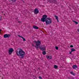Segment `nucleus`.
Listing matches in <instances>:
<instances>
[{
	"instance_id": "obj_27",
	"label": "nucleus",
	"mask_w": 79,
	"mask_h": 79,
	"mask_svg": "<svg viewBox=\"0 0 79 79\" xmlns=\"http://www.w3.org/2000/svg\"><path fill=\"white\" fill-rule=\"evenodd\" d=\"M18 22L19 23H20V21H19Z\"/></svg>"
},
{
	"instance_id": "obj_12",
	"label": "nucleus",
	"mask_w": 79,
	"mask_h": 79,
	"mask_svg": "<svg viewBox=\"0 0 79 79\" xmlns=\"http://www.w3.org/2000/svg\"><path fill=\"white\" fill-rule=\"evenodd\" d=\"M33 27L34 29H39V27L36 26H34Z\"/></svg>"
},
{
	"instance_id": "obj_18",
	"label": "nucleus",
	"mask_w": 79,
	"mask_h": 79,
	"mask_svg": "<svg viewBox=\"0 0 79 79\" xmlns=\"http://www.w3.org/2000/svg\"><path fill=\"white\" fill-rule=\"evenodd\" d=\"M11 1H12V3H14V2H15L16 0H10Z\"/></svg>"
},
{
	"instance_id": "obj_21",
	"label": "nucleus",
	"mask_w": 79,
	"mask_h": 79,
	"mask_svg": "<svg viewBox=\"0 0 79 79\" xmlns=\"http://www.w3.org/2000/svg\"><path fill=\"white\" fill-rule=\"evenodd\" d=\"M74 46H73V45H71L70 46V47H71V48H73Z\"/></svg>"
},
{
	"instance_id": "obj_11",
	"label": "nucleus",
	"mask_w": 79,
	"mask_h": 79,
	"mask_svg": "<svg viewBox=\"0 0 79 79\" xmlns=\"http://www.w3.org/2000/svg\"><path fill=\"white\" fill-rule=\"evenodd\" d=\"M72 68L74 69H76V68H77V65H73V66Z\"/></svg>"
},
{
	"instance_id": "obj_28",
	"label": "nucleus",
	"mask_w": 79,
	"mask_h": 79,
	"mask_svg": "<svg viewBox=\"0 0 79 79\" xmlns=\"http://www.w3.org/2000/svg\"><path fill=\"white\" fill-rule=\"evenodd\" d=\"M2 13H3V12H2Z\"/></svg>"
},
{
	"instance_id": "obj_14",
	"label": "nucleus",
	"mask_w": 79,
	"mask_h": 79,
	"mask_svg": "<svg viewBox=\"0 0 79 79\" xmlns=\"http://www.w3.org/2000/svg\"><path fill=\"white\" fill-rule=\"evenodd\" d=\"M70 73V74H71L72 75H73V76H75V75L76 74L75 73H73V72H71Z\"/></svg>"
},
{
	"instance_id": "obj_25",
	"label": "nucleus",
	"mask_w": 79,
	"mask_h": 79,
	"mask_svg": "<svg viewBox=\"0 0 79 79\" xmlns=\"http://www.w3.org/2000/svg\"><path fill=\"white\" fill-rule=\"evenodd\" d=\"M32 46H33V47L34 46V44H32Z\"/></svg>"
},
{
	"instance_id": "obj_24",
	"label": "nucleus",
	"mask_w": 79,
	"mask_h": 79,
	"mask_svg": "<svg viewBox=\"0 0 79 79\" xmlns=\"http://www.w3.org/2000/svg\"><path fill=\"white\" fill-rule=\"evenodd\" d=\"M72 52L71 51L69 52V54L71 55V54H72Z\"/></svg>"
},
{
	"instance_id": "obj_15",
	"label": "nucleus",
	"mask_w": 79,
	"mask_h": 79,
	"mask_svg": "<svg viewBox=\"0 0 79 79\" xmlns=\"http://www.w3.org/2000/svg\"><path fill=\"white\" fill-rule=\"evenodd\" d=\"M54 68L55 69H57V68H58V66H57L56 65H54Z\"/></svg>"
},
{
	"instance_id": "obj_7",
	"label": "nucleus",
	"mask_w": 79,
	"mask_h": 79,
	"mask_svg": "<svg viewBox=\"0 0 79 79\" xmlns=\"http://www.w3.org/2000/svg\"><path fill=\"white\" fill-rule=\"evenodd\" d=\"M48 1V2H50V3H51V0H47ZM52 2L56 4V0H53Z\"/></svg>"
},
{
	"instance_id": "obj_2",
	"label": "nucleus",
	"mask_w": 79,
	"mask_h": 79,
	"mask_svg": "<svg viewBox=\"0 0 79 79\" xmlns=\"http://www.w3.org/2000/svg\"><path fill=\"white\" fill-rule=\"evenodd\" d=\"M41 20L42 22H45L46 25L50 24H51V23H52L51 18H47V15H43Z\"/></svg>"
},
{
	"instance_id": "obj_13",
	"label": "nucleus",
	"mask_w": 79,
	"mask_h": 79,
	"mask_svg": "<svg viewBox=\"0 0 79 79\" xmlns=\"http://www.w3.org/2000/svg\"><path fill=\"white\" fill-rule=\"evenodd\" d=\"M71 51L72 52H75V51H76V49L74 48H72V49H71Z\"/></svg>"
},
{
	"instance_id": "obj_23",
	"label": "nucleus",
	"mask_w": 79,
	"mask_h": 79,
	"mask_svg": "<svg viewBox=\"0 0 79 79\" xmlns=\"http://www.w3.org/2000/svg\"><path fill=\"white\" fill-rule=\"evenodd\" d=\"M39 79H42V77H41L40 76L39 77Z\"/></svg>"
},
{
	"instance_id": "obj_22",
	"label": "nucleus",
	"mask_w": 79,
	"mask_h": 79,
	"mask_svg": "<svg viewBox=\"0 0 79 79\" xmlns=\"http://www.w3.org/2000/svg\"><path fill=\"white\" fill-rule=\"evenodd\" d=\"M2 16H0V21H1L2 20Z\"/></svg>"
},
{
	"instance_id": "obj_16",
	"label": "nucleus",
	"mask_w": 79,
	"mask_h": 79,
	"mask_svg": "<svg viewBox=\"0 0 79 79\" xmlns=\"http://www.w3.org/2000/svg\"><path fill=\"white\" fill-rule=\"evenodd\" d=\"M43 54L44 55H46V52H45V51H43Z\"/></svg>"
},
{
	"instance_id": "obj_19",
	"label": "nucleus",
	"mask_w": 79,
	"mask_h": 79,
	"mask_svg": "<svg viewBox=\"0 0 79 79\" xmlns=\"http://www.w3.org/2000/svg\"><path fill=\"white\" fill-rule=\"evenodd\" d=\"M73 8L74 9V10H75V11L76 10V7L75 6H73Z\"/></svg>"
},
{
	"instance_id": "obj_8",
	"label": "nucleus",
	"mask_w": 79,
	"mask_h": 79,
	"mask_svg": "<svg viewBox=\"0 0 79 79\" xmlns=\"http://www.w3.org/2000/svg\"><path fill=\"white\" fill-rule=\"evenodd\" d=\"M18 36L19 37H21V38H22V39H23V41L24 42L25 41H26V39H25L24 38V37H23L22 36H21L19 35H18Z\"/></svg>"
},
{
	"instance_id": "obj_20",
	"label": "nucleus",
	"mask_w": 79,
	"mask_h": 79,
	"mask_svg": "<svg viewBox=\"0 0 79 79\" xmlns=\"http://www.w3.org/2000/svg\"><path fill=\"white\" fill-rule=\"evenodd\" d=\"M55 48H56V50H58V47L57 46H56Z\"/></svg>"
},
{
	"instance_id": "obj_17",
	"label": "nucleus",
	"mask_w": 79,
	"mask_h": 79,
	"mask_svg": "<svg viewBox=\"0 0 79 79\" xmlns=\"http://www.w3.org/2000/svg\"><path fill=\"white\" fill-rule=\"evenodd\" d=\"M73 22H74L76 24H78V22H76V21H74V20H73Z\"/></svg>"
},
{
	"instance_id": "obj_4",
	"label": "nucleus",
	"mask_w": 79,
	"mask_h": 79,
	"mask_svg": "<svg viewBox=\"0 0 79 79\" xmlns=\"http://www.w3.org/2000/svg\"><path fill=\"white\" fill-rule=\"evenodd\" d=\"M14 50L12 48H10L9 49V55H11L13 52H14Z\"/></svg>"
},
{
	"instance_id": "obj_5",
	"label": "nucleus",
	"mask_w": 79,
	"mask_h": 79,
	"mask_svg": "<svg viewBox=\"0 0 79 79\" xmlns=\"http://www.w3.org/2000/svg\"><path fill=\"white\" fill-rule=\"evenodd\" d=\"M11 37V35L10 34H6L4 35V38H9V37Z\"/></svg>"
},
{
	"instance_id": "obj_6",
	"label": "nucleus",
	"mask_w": 79,
	"mask_h": 79,
	"mask_svg": "<svg viewBox=\"0 0 79 79\" xmlns=\"http://www.w3.org/2000/svg\"><path fill=\"white\" fill-rule=\"evenodd\" d=\"M35 14H38L39 12V10L37 8L35 9L34 11Z\"/></svg>"
},
{
	"instance_id": "obj_9",
	"label": "nucleus",
	"mask_w": 79,
	"mask_h": 79,
	"mask_svg": "<svg viewBox=\"0 0 79 79\" xmlns=\"http://www.w3.org/2000/svg\"><path fill=\"white\" fill-rule=\"evenodd\" d=\"M46 57H47V59H48L49 60H50L52 58V57L51 56H48V57H47V56Z\"/></svg>"
},
{
	"instance_id": "obj_26",
	"label": "nucleus",
	"mask_w": 79,
	"mask_h": 79,
	"mask_svg": "<svg viewBox=\"0 0 79 79\" xmlns=\"http://www.w3.org/2000/svg\"><path fill=\"white\" fill-rule=\"evenodd\" d=\"M2 31V30H0V33H1V32H1V31Z\"/></svg>"
},
{
	"instance_id": "obj_3",
	"label": "nucleus",
	"mask_w": 79,
	"mask_h": 79,
	"mask_svg": "<svg viewBox=\"0 0 79 79\" xmlns=\"http://www.w3.org/2000/svg\"><path fill=\"white\" fill-rule=\"evenodd\" d=\"M16 54L20 56L21 59H23L25 55V52L21 48H19L16 51Z\"/></svg>"
},
{
	"instance_id": "obj_1",
	"label": "nucleus",
	"mask_w": 79,
	"mask_h": 79,
	"mask_svg": "<svg viewBox=\"0 0 79 79\" xmlns=\"http://www.w3.org/2000/svg\"><path fill=\"white\" fill-rule=\"evenodd\" d=\"M34 43H36V45L35 46V47L36 48V49H38L39 48V47L40 49V50L44 52V51H45L46 49H45V46L44 45H41L40 46V45H41V42L40 41L38 40L36 41L35 40L33 41Z\"/></svg>"
},
{
	"instance_id": "obj_10",
	"label": "nucleus",
	"mask_w": 79,
	"mask_h": 79,
	"mask_svg": "<svg viewBox=\"0 0 79 79\" xmlns=\"http://www.w3.org/2000/svg\"><path fill=\"white\" fill-rule=\"evenodd\" d=\"M54 17L56 18V19L58 23L59 22V21L58 20V17L56 15H54Z\"/></svg>"
}]
</instances>
